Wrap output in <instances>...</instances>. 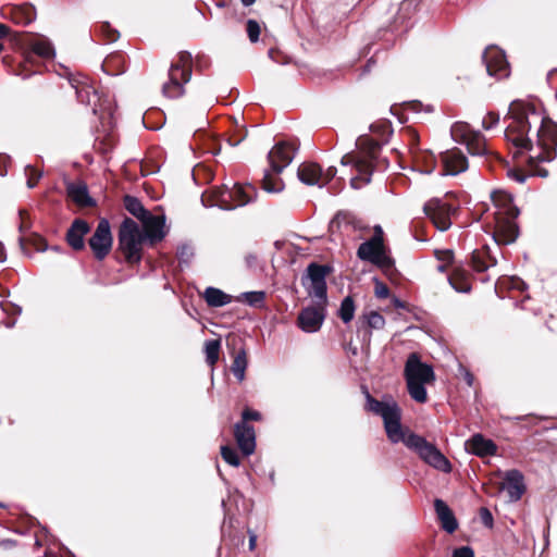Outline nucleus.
Listing matches in <instances>:
<instances>
[{
    "label": "nucleus",
    "instance_id": "nucleus-1",
    "mask_svg": "<svg viewBox=\"0 0 557 557\" xmlns=\"http://www.w3.org/2000/svg\"><path fill=\"white\" fill-rule=\"evenodd\" d=\"M505 120V137L516 148L513 156L527 152L532 175L547 177L548 170L541 163L556 158L557 124L539 103L527 100H513Z\"/></svg>",
    "mask_w": 557,
    "mask_h": 557
},
{
    "label": "nucleus",
    "instance_id": "nucleus-2",
    "mask_svg": "<svg viewBox=\"0 0 557 557\" xmlns=\"http://www.w3.org/2000/svg\"><path fill=\"white\" fill-rule=\"evenodd\" d=\"M362 389L366 396V410L383 419L387 438L393 444L404 443L408 449L414 451L430 467L445 473L451 471L449 460L433 443L428 442L421 435L403 429L400 423L401 410L394 399L389 397L377 400L371 396L366 386Z\"/></svg>",
    "mask_w": 557,
    "mask_h": 557
},
{
    "label": "nucleus",
    "instance_id": "nucleus-3",
    "mask_svg": "<svg viewBox=\"0 0 557 557\" xmlns=\"http://www.w3.org/2000/svg\"><path fill=\"white\" fill-rule=\"evenodd\" d=\"M491 200L494 207V230L492 237L497 245H509L518 237L516 219L519 214V210L513 205L511 196L506 191H493L491 194Z\"/></svg>",
    "mask_w": 557,
    "mask_h": 557
},
{
    "label": "nucleus",
    "instance_id": "nucleus-4",
    "mask_svg": "<svg viewBox=\"0 0 557 557\" xmlns=\"http://www.w3.org/2000/svg\"><path fill=\"white\" fill-rule=\"evenodd\" d=\"M357 147L362 151L363 156L357 158L352 153L343 156L341 163L343 165H354L358 172L351 177L350 184L354 188H360L362 185L371 181L373 161L377 158L380 144L367 136H360L356 141Z\"/></svg>",
    "mask_w": 557,
    "mask_h": 557
},
{
    "label": "nucleus",
    "instance_id": "nucleus-5",
    "mask_svg": "<svg viewBox=\"0 0 557 557\" xmlns=\"http://www.w3.org/2000/svg\"><path fill=\"white\" fill-rule=\"evenodd\" d=\"M190 77L191 54L187 51H181L177 61L171 64L169 81L162 86L163 95L170 99L182 97L185 92L184 86L190 81Z\"/></svg>",
    "mask_w": 557,
    "mask_h": 557
},
{
    "label": "nucleus",
    "instance_id": "nucleus-6",
    "mask_svg": "<svg viewBox=\"0 0 557 557\" xmlns=\"http://www.w3.org/2000/svg\"><path fill=\"white\" fill-rule=\"evenodd\" d=\"M145 240L138 224L126 218L119 231V248L128 263H138L141 260V247Z\"/></svg>",
    "mask_w": 557,
    "mask_h": 557
},
{
    "label": "nucleus",
    "instance_id": "nucleus-7",
    "mask_svg": "<svg viewBox=\"0 0 557 557\" xmlns=\"http://www.w3.org/2000/svg\"><path fill=\"white\" fill-rule=\"evenodd\" d=\"M330 268L317 263H310L307 268L306 275L302 278V284L308 295L314 299L315 305H326V275Z\"/></svg>",
    "mask_w": 557,
    "mask_h": 557
},
{
    "label": "nucleus",
    "instance_id": "nucleus-8",
    "mask_svg": "<svg viewBox=\"0 0 557 557\" xmlns=\"http://www.w3.org/2000/svg\"><path fill=\"white\" fill-rule=\"evenodd\" d=\"M450 134L456 143L466 145L472 156H484L488 152L481 132L474 131L466 122H456L450 128Z\"/></svg>",
    "mask_w": 557,
    "mask_h": 557
},
{
    "label": "nucleus",
    "instance_id": "nucleus-9",
    "mask_svg": "<svg viewBox=\"0 0 557 557\" xmlns=\"http://www.w3.org/2000/svg\"><path fill=\"white\" fill-rule=\"evenodd\" d=\"M455 210L451 205L438 198L430 199L423 206L425 215L441 232L447 231L451 226V215Z\"/></svg>",
    "mask_w": 557,
    "mask_h": 557
},
{
    "label": "nucleus",
    "instance_id": "nucleus-10",
    "mask_svg": "<svg viewBox=\"0 0 557 557\" xmlns=\"http://www.w3.org/2000/svg\"><path fill=\"white\" fill-rule=\"evenodd\" d=\"M336 168L330 166L322 171L321 166L314 162H304L299 165L297 175L300 182L309 186H323L327 184L335 175Z\"/></svg>",
    "mask_w": 557,
    "mask_h": 557
},
{
    "label": "nucleus",
    "instance_id": "nucleus-11",
    "mask_svg": "<svg viewBox=\"0 0 557 557\" xmlns=\"http://www.w3.org/2000/svg\"><path fill=\"white\" fill-rule=\"evenodd\" d=\"M89 247L98 260H102L112 247V235L108 220H101L89 238Z\"/></svg>",
    "mask_w": 557,
    "mask_h": 557
},
{
    "label": "nucleus",
    "instance_id": "nucleus-12",
    "mask_svg": "<svg viewBox=\"0 0 557 557\" xmlns=\"http://www.w3.org/2000/svg\"><path fill=\"white\" fill-rule=\"evenodd\" d=\"M357 256L364 261L373 264L384 267L389 264L391 260L385 253L384 243L377 237H371L369 240L362 243L358 250Z\"/></svg>",
    "mask_w": 557,
    "mask_h": 557
},
{
    "label": "nucleus",
    "instance_id": "nucleus-13",
    "mask_svg": "<svg viewBox=\"0 0 557 557\" xmlns=\"http://www.w3.org/2000/svg\"><path fill=\"white\" fill-rule=\"evenodd\" d=\"M483 61L488 75L498 79L509 75L508 62L503 50L495 46L487 47L483 52Z\"/></svg>",
    "mask_w": 557,
    "mask_h": 557
},
{
    "label": "nucleus",
    "instance_id": "nucleus-14",
    "mask_svg": "<svg viewBox=\"0 0 557 557\" xmlns=\"http://www.w3.org/2000/svg\"><path fill=\"white\" fill-rule=\"evenodd\" d=\"M326 305H315V307L304 308L297 318L298 327L306 333L318 332L325 319Z\"/></svg>",
    "mask_w": 557,
    "mask_h": 557
},
{
    "label": "nucleus",
    "instance_id": "nucleus-15",
    "mask_svg": "<svg viewBox=\"0 0 557 557\" xmlns=\"http://www.w3.org/2000/svg\"><path fill=\"white\" fill-rule=\"evenodd\" d=\"M406 381L432 383L435 380L433 368L420 361L417 354L409 355L405 364Z\"/></svg>",
    "mask_w": 557,
    "mask_h": 557
},
{
    "label": "nucleus",
    "instance_id": "nucleus-16",
    "mask_svg": "<svg viewBox=\"0 0 557 557\" xmlns=\"http://www.w3.org/2000/svg\"><path fill=\"white\" fill-rule=\"evenodd\" d=\"M296 148L285 141L277 143L268 153V160L272 171L281 174L295 158Z\"/></svg>",
    "mask_w": 557,
    "mask_h": 557
},
{
    "label": "nucleus",
    "instance_id": "nucleus-17",
    "mask_svg": "<svg viewBox=\"0 0 557 557\" xmlns=\"http://www.w3.org/2000/svg\"><path fill=\"white\" fill-rule=\"evenodd\" d=\"M500 488L507 493L509 502L520 500L525 492L523 474L517 469L508 470L504 475Z\"/></svg>",
    "mask_w": 557,
    "mask_h": 557
},
{
    "label": "nucleus",
    "instance_id": "nucleus-18",
    "mask_svg": "<svg viewBox=\"0 0 557 557\" xmlns=\"http://www.w3.org/2000/svg\"><path fill=\"white\" fill-rule=\"evenodd\" d=\"M443 169L441 175H457L468 169L467 157L458 149L447 150L441 153Z\"/></svg>",
    "mask_w": 557,
    "mask_h": 557
},
{
    "label": "nucleus",
    "instance_id": "nucleus-19",
    "mask_svg": "<svg viewBox=\"0 0 557 557\" xmlns=\"http://www.w3.org/2000/svg\"><path fill=\"white\" fill-rule=\"evenodd\" d=\"M143 223L145 239H148L151 244L162 240L166 235L165 230V216L153 215L150 212L140 220Z\"/></svg>",
    "mask_w": 557,
    "mask_h": 557
},
{
    "label": "nucleus",
    "instance_id": "nucleus-20",
    "mask_svg": "<svg viewBox=\"0 0 557 557\" xmlns=\"http://www.w3.org/2000/svg\"><path fill=\"white\" fill-rule=\"evenodd\" d=\"M236 443L245 456H250L256 449V435L253 426L246 422H237L234 429Z\"/></svg>",
    "mask_w": 557,
    "mask_h": 557
},
{
    "label": "nucleus",
    "instance_id": "nucleus-21",
    "mask_svg": "<svg viewBox=\"0 0 557 557\" xmlns=\"http://www.w3.org/2000/svg\"><path fill=\"white\" fill-rule=\"evenodd\" d=\"M465 448L468 453L481 458L494 456L497 453L496 444L480 433H476L467 440L465 443Z\"/></svg>",
    "mask_w": 557,
    "mask_h": 557
},
{
    "label": "nucleus",
    "instance_id": "nucleus-22",
    "mask_svg": "<svg viewBox=\"0 0 557 557\" xmlns=\"http://www.w3.org/2000/svg\"><path fill=\"white\" fill-rule=\"evenodd\" d=\"M1 15L3 18L11 20L15 24L28 25L35 20L36 12L35 9L28 4L5 5L1 10Z\"/></svg>",
    "mask_w": 557,
    "mask_h": 557
},
{
    "label": "nucleus",
    "instance_id": "nucleus-23",
    "mask_svg": "<svg viewBox=\"0 0 557 557\" xmlns=\"http://www.w3.org/2000/svg\"><path fill=\"white\" fill-rule=\"evenodd\" d=\"M26 59H30V53L36 54L42 59H53L55 55L54 48L51 41L46 37H34L26 41Z\"/></svg>",
    "mask_w": 557,
    "mask_h": 557
},
{
    "label": "nucleus",
    "instance_id": "nucleus-24",
    "mask_svg": "<svg viewBox=\"0 0 557 557\" xmlns=\"http://www.w3.org/2000/svg\"><path fill=\"white\" fill-rule=\"evenodd\" d=\"M89 231L90 227L86 221L82 219L74 220L66 232L67 244L74 250H82L85 247L84 237L89 233Z\"/></svg>",
    "mask_w": 557,
    "mask_h": 557
},
{
    "label": "nucleus",
    "instance_id": "nucleus-25",
    "mask_svg": "<svg viewBox=\"0 0 557 557\" xmlns=\"http://www.w3.org/2000/svg\"><path fill=\"white\" fill-rule=\"evenodd\" d=\"M434 509L443 530L449 534L454 533L458 528V522L448 505L437 498L434 500Z\"/></svg>",
    "mask_w": 557,
    "mask_h": 557
},
{
    "label": "nucleus",
    "instance_id": "nucleus-26",
    "mask_svg": "<svg viewBox=\"0 0 557 557\" xmlns=\"http://www.w3.org/2000/svg\"><path fill=\"white\" fill-rule=\"evenodd\" d=\"M231 188V194L234 202V209L238 207H244L251 201L257 196L256 188L250 185H240V184H234Z\"/></svg>",
    "mask_w": 557,
    "mask_h": 557
},
{
    "label": "nucleus",
    "instance_id": "nucleus-27",
    "mask_svg": "<svg viewBox=\"0 0 557 557\" xmlns=\"http://www.w3.org/2000/svg\"><path fill=\"white\" fill-rule=\"evenodd\" d=\"M212 206H216L223 210H233L234 202L231 194V188L226 185L215 187L211 190Z\"/></svg>",
    "mask_w": 557,
    "mask_h": 557
},
{
    "label": "nucleus",
    "instance_id": "nucleus-28",
    "mask_svg": "<svg viewBox=\"0 0 557 557\" xmlns=\"http://www.w3.org/2000/svg\"><path fill=\"white\" fill-rule=\"evenodd\" d=\"M471 263L475 271L484 272L488 268L496 265L497 260L490 253L488 249H482L472 252Z\"/></svg>",
    "mask_w": 557,
    "mask_h": 557
},
{
    "label": "nucleus",
    "instance_id": "nucleus-29",
    "mask_svg": "<svg viewBox=\"0 0 557 557\" xmlns=\"http://www.w3.org/2000/svg\"><path fill=\"white\" fill-rule=\"evenodd\" d=\"M67 194L71 199L81 207H90L94 205V200L88 194L87 186L84 184H71L67 187Z\"/></svg>",
    "mask_w": 557,
    "mask_h": 557
},
{
    "label": "nucleus",
    "instance_id": "nucleus-30",
    "mask_svg": "<svg viewBox=\"0 0 557 557\" xmlns=\"http://www.w3.org/2000/svg\"><path fill=\"white\" fill-rule=\"evenodd\" d=\"M203 297L210 307H223L233 300L231 295L215 287H207Z\"/></svg>",
    "mask_w": 557,
    "mask_h": 557
},
{
    "label": "nucleus",
    "instance_id": "nucleus-31",
    "mask_svg": "<svg viewBox=\"0 0 557 557\" xmlns=\"http://www.w3.org/2000/svg\"><path fill=\"white\" fill-rule=\"evenodd\" d=\"M73 88L76 90V96L79 102L91 104L92 99L97 98V91L87 83L78 82L76 79L70 81Z\"/></svg>",
    "mask_w": 557,
    "mask_h": 557
},
{
    "label": "nucleus",
    "instance_id": "nucleus-32",
    "mask_svg": "<svg viewBox=\"0 0 557 557\" xmlns=\"http://www.w3.org/2000/svg\"><path fill=\"white\" fill-rule=\"evenodd\" d=\"M247 363L248 362H247L246 350L244 348H240L236 352L233 363H232V367H231L232 373L238 380V382H242L245 379Z\"/></svg>",
    "mask_w": 557,
    "mask_h": 557
},
{
    "label": "nucleus",
    "instance_id": "nucleus-33",
    "mask_svg": "<svg viewBox=\"0 0 557 557\" xmlns=\"http://www.w3.org/2000/svg\"><path fill=\"white\" fill-rule=\"evenodd\" d=\"M278 174H275L272 169L265 170L263 180H262V187L268 193H280L284 188L283 181L277 177Z\"/></svg>",
    "mask_w": 557,
    "mask_h": 557
},
{
    "label": "nucleus",
    "instance_id": "nucleus-34",
    "mask_svg": "<svg viewBox=\"0 0 557 557\" xmlns=\"http://www.w3.org/2000/svg\"><path fill=\"white\" fill-rule=\"evenodd\" d=\"M124 206L126 210L138 220H143L149 213L143 206V203L133 196H125Z\"/></svg>",
    "mask_w": 557,
    "mask_h": 557
},
{
    "label": "nucleus",
    "instance_id": "nucleus-35",
    "mask_svg": "<svg viewBox=\"0 0 557 557\" xmlns=\"http://www.w3.org/2000/svg\"><path fill=\"white\" fill-rule=\"evenodd\" d=\"M407 389L410 397L417 403L424 404L428 400V393L425 389L426 383L406 381Z\"/></svg>",
    "mask_w": 557,
    "mask_h": 557
},
{
    "label": "nucleus",
    "instance_id": "nucleus-36",
    "mask_svg": "<svg viewBox=\"0 0 557 557\" xmlns=\"http://www.w3.org/2000/svg\"><path fill=\"white\" fill-rule=\"evenodd\" d=\"M265 299V293L262 290L245 292L242 293L236 300L245 301L251 307H262Z\"/></svg>",
    "mask_w": 557,
    "mask_h": 557
},
{
    "label": "nucleus",
    "instance_id": "nucleus-37",
    "mask_svg": "<svg viewBox=\"0 0 557 557\" xmlns=\"http://www.w3.org/2000/svg\"><path fill=\"white\" fill-rule=\"evenodd\" d=\"M221 342L219 339H210L205 343L206 361L213 367L219 360Z\"/></svg>",
    "mask_w": 557,
    "mask_h": 557
},
{
    "label": "nucleus",
    "instance_id": "nucleus-38",
    "mask_svg": "<svg viewBox=\"0 0 557 557\" xmlns=\"http://www.w3.org/2000/svg\"><path fill=\"white\" fill-rule=\"evenodd\" d=\"M338 314L344 323H348L354 319L355 304L351 297L347 296L343 299Z\"/></svg>",
    "mask_w": 557,
    "mask_h": 557
},
{
    "label": "nucleus",
    "instance_id": "nucleus-39",
    "mask_svg": "<svg viewBox=\"0 0 557 557\" xmlns=\"http://www.w3.org/2000/svg\"><path fill=\"white\" fill-rule=\"evenodd\" d=\"M221 456L223 460L233 467H238L240 465V460L238 457L237 451L230 446H222L221 447Z\"/></svg>",
    "mask_w": 557,
    "mask_h": 557
},
{
    "label": "nucleus",
    "instance_id": "nucleus-40",
    "mask_svg": "<svg viewBox=\"0 0 557 557\" xmlns=\"http://www.w3.org/2000/svg\"><path fill=\"white\" fill-rule=\"evenodd\" d=\"M25 175L27 177V187L34 188L37 185L38 181L41 178L42 172L38 171L32 165H26Z\"/></svg>",
    "mask_w": 557,
    "mask_h": 557
},
{
    "label": "nucleus",
    "instance_id": "nucleus-41",
    "mask_svg": "<svg viewBox=\"0 0 557 557\" xmlns=\"http://www.w3.org/2000/svg\"><path fill=\"white\" fill-rule=\"evenodd\" d=\"M369 327L380 330L384 326L385 320L383 315L376 311L370 312L367 317Z\"/></svg>",
    "mask_w": 557,
    "mask_h": 557
},
{
    "label": "nucleus",
    "instance_id": "nucleus-42",
    "mask_svg": "<svg viewBox=\"0 0 557 557\" xmlns=\"http://www.w3.org/2000/svg\"><path fill=\"white\" fill-rule=\"evenodd\" d=\"M246 30L251 42H257L259 40L260 25L257 21L248 20Z\"/></svg>",
    "mask_w": 557,
    "mask_h": 557
},
{
    "label": "nucleus",
    "instance_id": "nucleus-43",
    "mask_svg": "<svg viewBox=\"0 0 557 557\" xmlns=\"http://www.w3.org/2000/svg\"><path fill=\"white\" fill-rule=\"evenodd\" d=\"M194 256V250L190 246L188 245H182L178 247L177 249V258L181 262H184V263H189V261L191 260Z\"/></svg>",
    "mask_w": 557,
    "mask_h": 557
},
{
    "label": "nucleus",
    "instance_id": "nucleus-44",
    "mask_svg": "<svg viewBox=\"0 0 557 557\" xmlns=\"http://www.w3.org/2000/svg\"><path fill=\"white\" fill-rule=\"evenodd\" d=\"M499 122V115L495 112H488L482 120V126L484 129H491Z\"/></svg>",
    "mask_w": 557,
    "mask_h": 557
},
{
    "label": "nucleus",
    "instance_id": "nucleus-45",
    "mask_svg": "<svg viewBox=\"0 0 557 557\" xmlns=\"http://www.w3.org/2000/svg\"><path fill=\"white\" fill-rule=\"evenodd\" d=\"M508 176L516 181L519 184H523L527 181V175L523 173V171L519 169H510L508 170Z\"/></svg>",
    "mask_w": 557,
    "mask_h": 557
},
{
    "label": "nucleus",
    "instance_id": "nucleus-46",
    "mask_svg": "<svg viewBox=\"0 0 557 557\" xmlns=\"http://www.w3.org/2000/svg\"><path fill=\"white\" fill-rule=\"evenodd\" d=\"M480 518H481L482 523L485 527H487V528H492L493 527V516H492L491 511L487 508L482 507L480 509Z\"/></svg>",
    "mask_w": 557,
    "mask_h": 557
},
{
    "label": "nucleus",
    "instance_id": "nucleus-47",
    "mask_svg": "<svg viewBox=\"0 0 557 557\" xmlns=\"http://www.w3.org/2000/svg\"><path fill=\"white\" fill-rule=\"evenodd\" d=\"M451 557H474V552L469 546H462V547L456 548L453 552Z\"/></svg>",
    "mask_w": 557,
    "mask_h": 557
},
{
    "label": "nucleus",
    "instance_id": "nucleus-48",
    "mask_svg": "<svg viewBox=\"0 0 557 557\" xmlns=\"http://www.w3.org/2000/svg\"><path fill=\"white\" fill-rule=\"evenodd\" d=\"M243 421L246 422L249 420L258 421L261 419V414L258 411L246 409L243 411Z\"/></svg>",
    "mask_w": 557,
    "mask_h": 557
},
{
    "label": "nucleus",
    "instance_id": "nucleus-49",
    "mask_svg": "<svg viewBox=\"0 0 557 557\" xmlns=\"http://www.w3.org/2000/svg\"><path fill=\"white\" fill-rule=\"evenodd\" d=\"M375 295L379 297V298H386L388 297L389 295V289L388 287L381 283V282H376V285H375Z\"/></svg>",
    "mask_w": 557,
    "mask_h": 557
},
{
    "label": "nucleus",
    "instance_id": "nucleus-50",
    "mask_svg": "<svg viewBox=\"0 0 557 557\" xmlns=\"http://www.w3.org/2000/svg\"><path fill=\"white\" fill-rule=\"evenodd\" d=\"M437 258L446 263L453 260V252L450 250H445L442 252H437Z\"/></svg>",
    "mask_w": 557,
    "mask_h": 557
},
{
    "label": "nucleus",
    "instance_id": "nucleus-51",
    "mask_svg": "<svg viewBox=\"0 0 557 557\" xmlns=\"http://www.w3.org/2000/svg\"><path fill=\"white\" fill-rule=\"evenodd\" d=\"M460 371L463 374V379L466 380L467 384L471 386L473 384V375L463 367L460 366Z\"/></svg>",
    "mask_w": 557,
    "mask_h": 557
},
{
    "label": "nucleus",
    "instance_id": "nucleus-52",
    "mask_svg": "<svg viewBox=\"0 0 557 557\" xmlns=\"http://www.w3.org/2000/svg\"><path fill=\"white\" fill-rule=\"evenodd\" d=\"M9 34V28L4 24L0 23V40ZM3 50V45L0 41V52Z\"/></svg>",
    "mask_w": 557,
    "mask_h": 557
},
{
    "label": "nucleus",
    "instance_id": "nucleus-53",
    "mask_svg": "<svg viewBox=\"0 0 557 557\" xmlns=\"http://www.w3.org/2000/svg\"><path fill=\"white\" fill-rule=\"evenodd\" d=\"M248 533H249V549L253 550L256 547V544H257V535L251 531H249Z\"/></svg>",
    "mask_w": 557,
    "mask_h": 557
},
{
    "label": "nucleus",
    "instance_id": "nucleus-54",
    "mask_svg": "<svg viewBox=\"0 0 557 557\" xmlns=\"http://www.w3.org/2000/svg\"><path fill=\"white\" fill-rule=\"evenodd\" d=\"M245 136H246V133H245V134H243V135H240L238 138H235V139H228V144H230L231 146H237V145H239V144L244 140Z\"/></svg>",
    "mask_w": 557,
    "mask_h": 557
},
{
    "label": "nucleus",
    "instance_id": "nucleus-55",
    "mask_svg": "<svg viewBox=\"0 0 557 557\" xmlns=\"http://www.w3.org/2000/svg\"><path fill=\"white\" fill-rule=\"evenodd\" d=\"M257 261V257L255 255L246 256V263L248 267H252Z\"/></svg>",
    "mask_w": 557,
    "mask_h": 557
},
{
    "label": "nucleus",
    "instance_id": "nucleus-56",
    "mask_svg": "<svg viewBox=\"0 0 557 557\" xmlns=\"http://www.w3.org/2000/svg\"><path fill=\"white\" fill-rule=\"evenodd\" d=\"M380 236V239L383 240V230L380 225H376L374 227V235L372 237H377Z\"/></svg>",
    "mask_w": 557,
    "mask_h": 557
},
{
    "label": "nucleus",
    "instance_id": "nucleus-57",
    "mask_svg": "<svg viewBox=\"0 0 557 557\" xmlns=\"http://www.w3.org/2000/svg\"><path fill=\"white\" fill-rule=\"evenodd\" d=\"M450 284H451V286H453L457 292L466 293V292H469V290H470V287H469V286H465V287H458V286H456L451 280H450Z\"/></svg>",
    "mask_w": 557,
    "mask_h": 557
},
{
    "label": "nucleus",
    "instance_id": "nucleus-58",
    "mask_svg": "<svg viewBox=\"0 0 557 557\" xmlns=\"http://www.w3.org/2000/svg\"><path fill=\"white\" fill-rule=\"evenodd\" d=\"M255 2H256V0H242V3H243L245 7H250V5H252Z\"/></svg>",
    "mask_w": 557,
    "mask_h": 557
},
{
    "label": "nucleus",
    "instance_id": "nucleus-59",
    "mask_svg": "<svg viewBox=\"0 0 557 557\" xmlns=\"http://www.w3.org/2000/svg\"><path fill=\"white\" fill-rule=\"evenodd\" d=\"M116 38H117V33L115 30H112L110 36H109V39L111 41H114Z\"/></svg>",
    "mask_w": 557,
    "mask_h": 557
},
{
    "label": "nucleus",
    "instance_id": "nucleus-60",
    "mask_svg": "<svg viewBox=\"0 0 557 557\" xmlns=\"http://www.w3.org/2000/svg\"><path fill=\"white\" fill-rule=\"evenodd\" d=\"M5 259V256H4V252H3V247L2 245L0 244V262H3Z\"/></svg>",
    "mask_w": 557,
    "mask_h": 557
},
{
    "label": "nucleus",
    "instance_id": "nucleus-61",
    "mask_svg": "<svg viewBox=\"0 0 557 557\" xmlns=\"http://www.w3.org/2000/svg\"><path fill=\"white\" fill-rule=\"evenodd\" d=\"M437 270H438L440 272H444V271L446 270V264H444V263H443V264H440V265L437 267Z\"/></svg>",
    "mask_w": 557,
    "mask_h": 557
},
{
    "label": "nucleus",
    "instance_id": "nucleus-62",
    "mask_svg": "<svg viewBox=\"0 0 557 557\" xmlns=\"http://www.w3.org/2000/svg\"><path fill=\"white\" fill-rule=\"evenodd\" d=\"M273 55H274V50H273V49H270V50H269V57H270L271 59H274V57H273Z\"/></svg>",
    "mask_w": 557,
    "mask_h": 557
},
{
    "label": "nucleus",
    "instance_id": "nucleus-63",
    "mask_svg": "<svg viewBox=\"0 0 557 557\" xmlns=\"http://www.w3.org/2000/svg\"><path fill=\"white\" fill-rule=\"evenodd\" d=\"M4 158L0 154V161L3 160ZM0 175H4L2 169L0 168Z\"/></svg>",
    "mask_w": 557,
    "mask_h": 557
},
{
    "label": "nucleus",
    "instance_id": "nucleus-64",
    "mask_svg": "<svg viewBox=\"0 0 557 557\" xmlns=\"http://www.w3.org/2000/svg\"><path fill=\"white\" fill-rule=\"evenodd\" d=\"M0 507H2V505L0 504Z\"/></svg>",
    "mask_w": 557,
    "mask_h": 557
}]
</instances>
